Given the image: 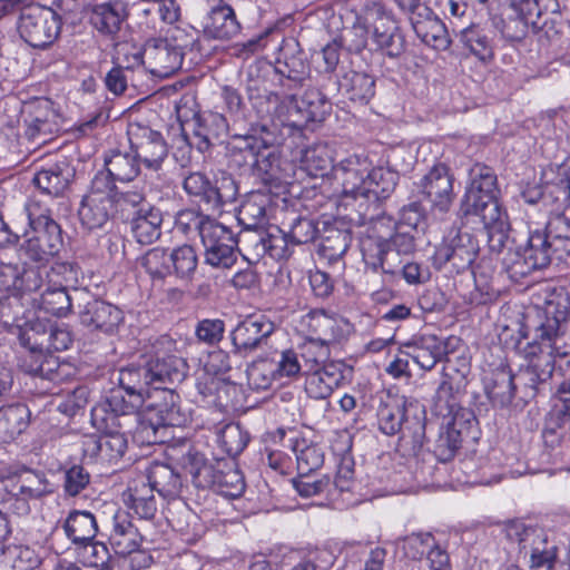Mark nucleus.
I'll use <instances>...</instances> for the list:
<instances>
[{
  "mask_svg": "<svg viewBox=\"0 0 570 570\" xmlns=\"http://www.w3.org/2000/svg\"><path fill=\"white\" fill-rule=\"evenodd\" d=\"M63 530L66 535L77 544L90 542L97 534V521L88 511L75 510L69 513Z\"/></svg>",
  "mask_w": 570,
  "mask_h": 570,
  "instance_id": "39",
  "label": "nucleus"
},
{
  "mask_svg": "<svg viewBox=\"0 0 570 570\" xmlns=\"http://www.w3.org/2000/svg\"><path fill=\"white\" fill-rule=\"evenodd\" d=\"M247 379L250 386L257 390H266L273 382L279 381L276 376L272 361L258 360L247 368Z\"/></svg>",
  "mask_w": 570,
  "mask_h": 570,
  "instance_id": "59",
  "label": "nucleus"
},
{
  "mask_svg": "<svg viewBox=\"0 0 570 570\" xmlns=\"http://www.w3.org/2000/svg\"><path fill=\"white\" fill-rule=\"evenodd\" d=\"M138 264L151 277H165L171 275L169 253L160 247L149 249L146 254L138 258Z\"/></svg>",
  "mask_w": 570,
  "mask_h": 570,
  "instance_id": "55",
  "label": "nucleus"
},
{
  "mask_svg": "<svg viewBox=\"0 0 570 570\" xmlns=\"http://www.w3.org/2000/svg\"><path fill=\"white\" fill-rule=\"evenodd\" d=\"M554 426H561L570 421V382L563 381L552 397V407L549 413Z\"/></svg>",
  "mask_w": 570,
  "mask_h": 570,
  "instance_id": "60",
  "label": "nucleus"
},
{
  "mask_svg": "<svg viewBox=\"0 0 570 570\" xmlns=\"http://www.w3.org/2000/svg\"><path fill=\"white\" fill-rule=\"evenodd\" d=\"M343 379L340 365L328 363L320 368L306 372L305 391L311 397L323 400L328 397L338 387Z\"/></svg>",
  "mask_w": 570,
  "mask_h": 570,
  "instance_id": "29",
  "label": "nucleus"
},
{
  "mask_svg": "<svg viewBox=\"0 0 570 570\" xmlns=\"http://www.w3.org/2000/svg\"><path fill=\"white\" fill-rule=\"evenodd\" d=\"M23 114L27 115L26 135L29 139H38L48 136L56 128V114L49 99L38 98L24 105Z\"/></svg>",
  "mask_w": 570,
  "mask_h": 570,
  "instance_id": "24",
  "label": "nucleus"
},
{
  "mask_svg": "<svg viewBox=\"0 0 570 570\" xmlns=\"http://www.w3.org/2000/svg\"><path fill=\"white\" fill-rule=\"evenodd\" d=\"M114 183L108 175L98 171L83 196L78 215L88 229L102 227L115 214Z\"/></svg>",
  "mask_w": 570,
  "mask_h": 570,
  "instance_id": "9",
  "label": "nucleus"
},
{
  "mask_svg": "<svg viewBox=\"0 0 570 570\" xmlns=\"http://www.w3.org/2000/svg\"><path fill=\"white\" fill-rule=\"evenodd\" d=\"M274 332V324L263 315L245 318L233 330L232 343L235 353L247 355L258 348Z\"/></svg>",
  "mask_w": 570,
  "mask_h": 570,
  "instance_id": "18",
  "label": "nucleus"
},
{
  "mask_svg": "<svg viewBox=\"0 0 570 570\" xmlns=\"http://www.w3.org/2000/svg\"><path fill=\"white\" fill-rule=\"evenodd\" d=\"M389 243L383 235L377 237L368 236L361 242V252L365 265L372 271L381 269L386 275H395L399 269L397 263L390 262L392 256Z\"/></svg>",
  "mask_w": 570,
  "mask_h": 570,
  "instance_id": "30",
  "label": "nucleus"
},
{
  "mask_svg": "<svg viewBox=\"0 0 570 570\" xmlns=\"http://www.w3.org/2000/svg\"><path fill=\"white\" fill-rule=\"evenodd\" d=\"M58 277L59 274L53 269L51 272L42 269V286L39 295L31 297V302L48 314L65 317L70 313L72 304L67 287L57 279Z\"/></svg>",
  "mask_w": 570,
  "mask_h": 570,
  "instance_id": "16",
  "label": "nucleus"
},
{
  "mask_svg": "<svg viewBox=\"0 0 570 570\" xmlns=\"http://www.w3.org/2000/svg\"><path fill=\"white\" fill-rule=\"evenodd\" d=\"M446 354L443 342L434 335L423 336L409 353L410 357L423 370H432Z\"/></svg>",
  "mask_w": 570,
  "mask_h": 570,
  "instance_id": "45",
  "label": "nucleus"
},
{
  "mask_svg": "<svg viewBox=\"0 0 570 570\" xmlns=\"http://www.w3.org/2000/svg\"><path fill=\"white\" fill-rule=\"evenodd\" d=\"M298 101L304 109V116L307 117L309 121L321 119L330 108V102L317 89L306 90Z\"/></svg>",
  "mask_w": 570,
  "mask_h": 570,
  "instance_id": "64",
  "label": "nucleus"
},
{
  "mask_svg": "<svg viewBox=\"0 0 570 570\" xmlns=\"http://www.w3.org/2000/svg\"><path fill=\"white\" fill-rule=\"evenodd\" d=\"M29 228L24 230L22 248L35 261H42L59 253L62 235L51 210L40 199L30 198L24 205Z\"/></svg>",
  "mask_w": 570,
  "mask_h": 570,
  "instance_id": "3",
  "label": "nucleus"
},
{
  "mask_svg": "<svg viewBox=\"0 0 570 570\" xmlns=\"http://www.w3.org/2000/svg\"><path fill=\"white\" fill-rule=\"evenodd\" d=\"M454 177L444 164H436L415 184L432 212L446 213L454 199Z\"/></svg>",
  "mask_w": 570,
  "mask_h": 570,
  "instance_id": "10",
  "label": "nucleus"
},
{
  "mask_svg": "<svg viewBox=\"0 0 570 570\" xmlns=\"http://www.w3.org/2000/svg\"><path fill=\"white\" fill-rule=\"evenodd\" d=\"M194 225L205 248V262L214 267L229 268L236 262L237 240L233 232L217 220L196 215Z\"/></svg>",
  "mask_w": 570,
  "mask_h": 570,
  "instance_id": "8",
  "label": "nucleus"
},
{
  "mask_svg": "<svg viewBox=\"0 0 570 570\" xmlns=\"http://www.w3.org/2000/svg\"><path fill=\"white\" fill-rule=\"evenodd\" d=\"M210 488L225 498L235 499L243 494L245 482L235 465H227L224 470L214 472V482Z\"/></svg>",
  "mask_w": 570,
  "mask_h": 570,
  "instance_id": "50",
  "label": "nucleus"
},
{
  "mask_svg": "<svg viewBox=\"0 0 570 570\" xmlns=\"http://www.w3.org/2000/svg\"><path fill=\"white\" fill-rule=\"evenodd\" d=\"M410 21L416 36L428 46L444 50L450 45L444 23L424 6L410 13Z\"/></svg>",
  "mask_w": 570,
  "mask_h": 570,
  "instance_id": "22",
  "label": "nucleus"
},
{
  "mask_svg": "<svg viewBox=\"0 0 570 570\" xmlns=\"http://www.w3.org/2000/svg\"><path fill=\"white\" fill-rule=\"evenodd\" d=\"M470 176L460 210L463 216L480 218L488 233L490 249L500 253L505 246L510 224L499 203L497 176L491 168L481 165H475Z\"/></svg>",
  "mask_w": 570,
  "mask_h": 570,
  "instance_id": "1",
  "label": "nucleus"
},
{
  "mask_svg": "<svg viewBox=\"0 0 570 570\" xmlns=\"http://www.w3.org/2000/svg\"><path fill=\"white\" fill-rule=\"evenodd\" d=\"M512 14L504 20L502 33L512 41H519L525 37L529 29V17L538 10V0H510Z\"/></svg>",
  "mask_w": 570,
  "mask_h": 570,
  "instance_id": "33",
  "label": "nucleus"
},
{
  "mask_svg": "<svg viewBox=\"0 0 570 570\" xmlns=\"http://www.w3.org/2000/svg\"><path fill=\"white\" fill-rule=\"evenodd\" d=\"M547 321L537 328L535 340L529 342L523 350L529 368L541 382L551 377L557 356H563L557 347L560 322L566 318V309H556L551 301L546 303Z\"/></svg>",
  "mask_w": 570,
  "mask_h": 570,
  "instance_id": "4",
  "label": "nucleus"
},
{
  "mask_svg": "<svg viewBox=\"0 0 570 570\" xmlns=\"http://www.w3.org/2000/svg\"><path fill=\"white\" fill-rule=\"evenodd\" d=\"M334 154L327 144H315L307 147L301 157V169L311 177H326L334 173Z\"/></svg>",
  "mask_w": 570,
  "mask_h": 570,
  "instance_id": "37",
  "label": "nucleus"
},
{
  "mask_svg": "<svg viewBox=\"0 0 570 570\" xmlns=\"http://www.w3.org/2000/svg\"><path fill=\"white\" fill-rule=\"evenodd\" d=\"M209 10L204 19V32L215 39H230L239 33L234 9L224 0H207Z\"/></svg>",
  "mask_w": 570,
  "mask_h": 570,
  "instance_id": "21",
  "label": "nucleus"
},
{
  "mask_svg": "<svg viewBox=\"0 0 570 570\" xmlns=\"http://www.w3.org/2000/svg\"><path fill=\"white\" fill-rule=\"evenodd\" d=\"M146 481L165 499L177 497L181 487L179 474L168 464L159 462L150 465Z\"/></svg>",
  "mask_w": 570,
  "mask_h": 570,
  "instance_id": "40",
  "label": "nucleus"
},
{
  "mask_svg": "<svg viewBox=\"0 0 570 570\" xmlns=\"http://www.w3.org/2000/svg\"><path fill=\"white\" fill-rule=\"evenodd\" d=\"M30 423V411L23 404L0 409V434L12 440L20 435Z\"/></svg>",
  "mask_w": 570,
  "mask_h": 570,
  "instance_id": "46",
  "label": "nucleus"
},
{
  "mask_svg": "<svg viewBox=\"0 0 570 570\" xmlns=\"http://www.w3.org/2000/svg\"><path fill=\"white\" fill-rule=\"evenodd\" d=\"M178 362L173 356L163 360H150L145 366V384L151 385L156 393L167 394V389L164 385L173 383L180 377V372L177 368Z\"/></svg>",
  "mask_w": 570,
  "mask_h": 570,
  "instance_id": "36",
  "label": "nucleus"
},
{
  "mask_svg": "<svg viewBox=\"0 0 570 570\" xmlns=\"http://www.w3.org/2000/svg\"><path fill=\"white\" fill-rule=\"evenodd\" d=\"M552 178L547 181L543 199H551L556 210H564L570 205V158L551 168Z\"/></svg>",
  "mask_w": 570,
  "mask_h": 570,
  "instance_id": "35",
  "label": "nucleus"
},
{
  "mask_svg": "<svg viewBox=\"0 0 570 570\" xmlns=\"http://www.w3.org/2000/svg\"><path fill=\"white\" fill-rule=\"evenodd\" d=\"M294 451L299 474H309L324 463V451L317 444L307 443L306 440L296 441Z\"/></svg>",
  "mask_w": 570,
  "mask_h": 570,
  "instance_id": "54",
  "label": "nucleus"
},
{
  "mask_svg": "<svg viewBox=\"0 0 570 570\" xmlns=\"http://www.w3.org/2000/svg\"><path fill=\"white\" fill-rule=\"evenodd\" d=\"M106 175L109 179L119 181H130L139 174V163L135 154L112 153L105 160Z\"/></svg>",
  "mask_w": 570,
  "mask_h": 570,
  "instance_id": "48",
  "label": "nucleus"
},
{
  "mask_svg": "<svg viewBox=\"0 0 570 570\" xmlns=\"http://www.w3.org/2000/svg\"><path fill=\"white\" fill-rule=\"evenodd\" d=\"M185 469L191 475L196 487L205 489L213 485L215 470L203 454L189 453Z\"/></svg>",
  "mask_w": 570,
  "mask_h": 570,
  "instance_id": "57",
  "label": "nucleus"
},
{
  "mask_svg": "<svg viewBox=\"0 0 570 570\" xmlns=\"http://www.w3.org/2000/svg\"><path fill=\"white\" fill-rule=\"evenodd\" d=\"M129 389L130 392L124 391L122 387L112 390L105 402L92 407V424L97 429H101L107 422L112 425L117 424L120 415L136 414L138 417L136 436L148 444L163 442L158 432L169 424L163 414V407L155 403H147L142 396L141 385H130Z\"/></svg>",
  "mask_w": 570,
  "mask_h": 570,
  "instance_id": "2",
  "label": "nucleus"
},
{
  "mask_svg": "<svg viewBox=\"0 0 570 570\" xmlns=\"http://www.w3.org/2000/svg\"><path fill=\"white\" fill-rule=\"evenodd\" d=\"M122 321V312L104 301H92L86 305L81 314V323L86 326L112 332Z\"/></svg>",
  "mask_w": 570,
  "mask_h": 570,
  "instance_id": "34",
  "label": "nucleus"
},
{
  "mask_svg": "<svg viewBox=\"0 0 570 570\" xmlns=\"http://www.w3.org/2000/svg\"><path fill=\"white\" fill-rule=\"evenodd\" d=\"M12 491L22 499H38L50 493L51 488L43 473L26 470L18 474Z\"/></svg>",
  "mask_w": 570,
  "mask_h": 570,
  "instance_id": "47",
  "label": "nucleus"
},
{
  "mask_svg": "<svg viewBox=\"0 0 570 570\" xmlns=\"http://www.w3.org/2000/svg\"><path fill=\"white\" fill-rule=\"evenodd\" d=\"M183 187L189 196L198 198L212 209L232 203L237 195V186L233 178L223 177L219 183L213 185L205 174L198 171L186 176Z\"/></svg>",
  "mask_w": 570,
  "mask_h": 570,
  "instance_id": "13",
  "label": "nucleus"
},
{
  "mask_svg": "<svg viewBox=\"0 0 570 570\" xmlns=\"http://www.w3.org/2000/svg\"><path fill=\"white\" fill-rule=\"evenodd\" d=\"M128 18V7L122 0L94 4L89 10V22L95 30L107 37L116 36Z\"/></svg>",
  "mask_w": 570,
  "mask_h": 570,
  "instance_id": "23",
  "label": "nucleus"
},
{
  "mask_svg": "<svg viewBox=\"0 0 570 570\" xmlns=\"http://www.w3.org/2000/svg\"><path fill=\"white\" fill-rule=\"evenodd\" d=\"M478 252V242L470 233L451 230L434 253V265L442 268L450 263L456 272H461L471 266Z\"/></svg>",
  "mask_w": 570,
  "mask_h": 570,
  "instance_id": "12",
  "label": "nucleus"
},
{
  "mask_svg": "<svg viewBox=\"0 0 570 570\" xmlns=\"http://www.w3.org/2000/svg\"><path fill=\"white\" fill-rule=\"evenodd\" d=\"M396 173L383 167L368 169L361 197L386 198L395 188Z\"/></svg>",
  "mask_w": 570,
  "mask_h": 570,
  "instance_id": "43",
  "label": "nucleus"
},
{
  "mask_svg": "<svg viewBox=\"0 0 570 570\" xmlns=\"http://www.w3.org/2000/svg\"><path fill=\"white\" fill-rule=\"evenodd\" d=\"M59 30V20L52 11L31 7L20 16L18 31L31 47L45 48L51 45Z\"/></svg>",
  "mask_w": 570,
  "mask_h": 570,
  "instance_id": "11",
  "label": "nucleus"
},
{
  "mask_svg": "<svg viewBox=\"0 0 570 570\" xmlns=\"http://www.w3.org/2000/svg\"><path fill=\"white\" fill-rule=\"evenodd\" d=\"M227 131L226 118L214 111H205L194 116V134L199 138L198 148L208 147L210 140Z\"/></svg>",
  "mask_w": 570,
  "mask_h": 570,
  "instance_id": "41",
  "label": "nucleus"
},
{
  "mask_svg": "<svg viewBox=\"0 0 570 570\" xmlns=\"http://www.w3.org/2000/svg\"><path fill=\"white\" fill-rule=\"evenodd\" d=\"M330 344L315 338L306 337L299 346V356L304 360L307 371L320 368L318 365L324 363L330 356Z\"/></svg>",
  "mask_w": 570,
  "mask_h": 570,
  "instance_id": "63",
  "label": "nucleus"
},
{
  "mask_svg": "<svg viewBox=\"0 0 570 570\" xmlns=\"http://www.w3.org/2000/svg\"><path fill=\"white\" fill-rule=\"evenodd\" d=\"M254 166L262 179L267 184H289L294 175V166L274 151L265 147L255 154Z\"/></svg>",
  "mask_w": 570,
  "mask_h": 570,
  "instance_id": "28",
  "label": "nucleus"
},
{
  "mask_svg": "<svg viewBox=\"0 0 570 570\" xmlns=\"http://www.w3.org/2000/svg\"><path fill=\"white\" fill-rule=\"evenodd\" d=\"M135 155L146 167L158 169L167 156V145L159 132L142 129V135L136 141L131 140Z\"/></svg>",
  "mask_w": 570,
  "mask_h": 570,
  "instance_id": "32",
  "label": "nucleus"
},
{
  "mask_svg": "<svg viewBox=\"0 0 570 570\" xmlns=\"http://www.w3.org/2000/svg\"><path fill=\"white\" fill-rule=\"evenodd\" d=\"M515 258L511 259L508 268L512 276H527L535 269L547 267L552 261L548 237L543 230L529 234L527 243L517 248Z\"/></svg>",
  "mask_w": 570,
  "mask_h": 570,
  "instance_id": "14",
  "label": "nucleus"
},
{
  "mask_svg": "<svg viewBox=\"0 0 570 570\" xmlns=\"http://www.w3.org/2000/svg\"><path fill=\"white\" fill-rule=\"evenodd\" d=\"M434 411L443 419L442 439L451 450H456L464 436L470 433L475 419L470 411L458 405L452 383L446 377L441 381L436 390Z\"/></svg>",
  "mask_w": 570,
  "mask_h": 570,
  "instance_id": "6",
  "label": "nucleus"
},
{
  "mask_svg": "<svg viewBox=\"0 0 570 570\" xmlns=\"http://www.w3.org/2000/svg\"><path fill=\"white\" fill-rule=\"evenodd\" d=\"M154 488L145 476L134 479L122 493L125 505L132 510L140 519H153L157 512V501Z\"/></svg>",
  "mask_w": 570,
  "mask_h": 570,
  "instance_id": "27",
  "label": "nucleus"
},
{
  "mask_svg": "<svg viewBox=\"0 0 570 570\" xmlns=\"http://www.w3.org/2000/svg\"><path fill=\"white\" fill-rule=\"evenodd\" d=\"M47 330L42 322L31 321L19 326L18 337L22 346L32 353H42L46 346Z\"/></svg>",
  "mask_w": 570,
  "mask_h": 570,
  "instance_id": "58",
  "label": "nucleus"
},
{
  "mask_svg": "<svg viewBox=\"0 0 570 570\" xmlns=\"http://www.w3.org/2000/svg\"><path fill=\"white\" fill-rule=\"evenodd\" d=\"M109 540L116 553L120 556L140 548L142 537L132 524L129 514L124 510L115 509Z\"/></svg>",
  "mask_w": 570,
  "mask_h": 570,
  "instance_id": "25",
  "label": "nucleus"
},
{
  "mask_svg": "<svg viewBox=\"0 0 570 570\" xmlns=\"http://www.w3.org/2000/svg\"><path fill=\"white\" fill-rule=\"evenodd\" d=\"M269 102L275 105L273 121L275 126L289 127L293 129L302 128L307 120L304 116V109L297 98L286 96L279 100L278 96L269 97Z\"/></svg>",
  "mask_w": 570,
  "mask_h": 570,
  "instance_id": "38",
  "label": "nucleus"
},
{
  "mask_svg": "<svg viewBox=\"0 0 570 570\" xmlns=\"http://www.w3.org/2000/svg\"><path fill=\"white\" fill-rule=\"evenodd\" d=\"M171 274L181 279H190L195 274L198 257L193 246L183 245L169 253Z\"/></svg>",
  "mask_w": 570,
  "mask_h": 570,
  "instance_id": "53",
  "label": "nucleus"
},
{
  "mask_svg": "<svg viewBox=\"0 0 570 570\" xmlns=\"http://www.w3.org/2000/svg\"><path fill=\"white\" fill-rule=\"evenodd\" d=\"M354 484V461L343 455L338 463L333 482L330 481L328 502L336 503L341 495L352 490Z\"/></svg>",
  "mask_w": 570,
  "mask_h": 570,
  "instance_id": "51",
  "label": "nucleus"
},
{
  "mask_svg": "<svg viewBox=\"0 0 570 570\" xmlns=\"http://www.w3.org/2000/svg\"><path fill=\"white\" fill-rule=\"evenodd\" d=\"M366 20L373 28V40L381 49L391 47L396 29L393 17L380 4L374 3L366 13Z\"/></svg>",
  "mask_w": 570,
  "mask_h": 570,
  "instance_id": "42",
  "label": "nucleus"
},
{
  "mask_svg": "<svg viewBox=\"0 0 570 570\" xmlns=\"http://www.w3.org/2000/svg\"><path fill=\"white\" fill-rule=\"evenodd\" d=\"M306 328L307 337L318 340L331 344L340 341L344 336L345 322L333 317L324 311H312L306 314L301 322Z\"/></svg>",
  "mask_w": 570,
  "mask_h": 570,
  "instance_id": "26",
  "label": "nucleus"
},
{
  "mask_svg": "<svg viewBox=\"0 0 570 570\" xmlns=\"http://www.w3.org/2000/svg\"><path fill=\"white\" fill-rule=\"evenodd\" d=\"M183 57L181 48L166 39H153L145 45V68L158 78L174 75L181 67Z\"/></svg>",
  "mask_w": 570,
  "mask_h": 570,
  "instance_id": "15",
  "label": "nucleus"
},
{
  "mask_svg": "<svg viewBox=\"0 0 570 570\" xmlns=\"http://www.w3.org/2000/svg\"><path fill=\"white\" fill-rule=\"evenodd\" d=\"M341 87L353 101L366 104L374 96L375 81L364 72L350 71L341 82Z\"/></svg>",
  "mask_w": 570,
  "mask_h": 570,
  "instance_id": "49",
  "label": "nucleus"
},
{
  "mask_svg": "<svg viewBox=\"0 0 570 570\" xmlns=\"http://www.w3.org/2000/svg\"><path fill=\"white\" fill-rule=\"evenodd\" d=\"M41 286V268L30 267L21 269L12 264L0 265V287L9 295L23 299L39 291Z\"/></svg>",
  "mask_w": 570,
  "mask_h": 570,
  "instance_id": "17",
  "label": "nucleus"
},
{
  "mask_svg": "<svg viewBox=\"0 0 570 570\" xmlns=\"http://www.w3.org/2000/svg\"><path fill=\"white\" fill-rule=\"evenodd\" d=\"M371 161L366 157L350 156L334 168L333 178L341 186L338 190L343 196L361 197Z\"/></svg>",
  "mask_w": 570,
  "mask_h": 570,
  "instance_id": "19",
  "label": "nucleus"
},
{
  "mask_svg": "<svg viewBox=\"0 0 570 570\" xmlns=\"http://www.w3.org/2000/svg\"><path fill=\"white\" fill-rule=\"evenodd\" d=\"M120 428V422L115 425L110 422L104 423L99 429L101 431L99 436L92 435L86 440V453L108 461L121 458L127 449V438Z\"/></svg>",
  "mask_w": 570,
  "mask_h": 570,
  "instance_id": "20",
  "label": "nucleus"
},
{
  "mask_svg": "<svg viewBox=\"0 0 570 570\" xmlns=\"http://www.w3.org/2000/svg\"><path fill=\"white\" fill-rule=\"evenodd\" d=\"M507 538L518 543L520 553L529 558L531 569L551 570L558 559V547L540 528L513 521L505 527Z\"/></svg>",
  "mask_w": 570,
  "mask_h": 570,
  "instance_id": "7",
  "label": "nucleus"
},
{
  "mask_svg": "<svg viewBox=\"0 0 570 570\" xmlns=\"http://www.w3.org/2000/svg\"><path fill=\"white\" fill-rule=\"evenodd\" d=\"M249 441L247 432L239 424L229 423L218 434V442L224 451L232 456L240 454Z\"/></svg>",
  "mask_w": 570,
  "mask_h": 570,
  "instance_id": "56",
  "label": "nucleus"
},
{
  "mask_svg": "<svg viewBox=\"0 0 570 570\" xmlns=\"http://www.w3.org/2000/svg\"><path fill=\"white\" fill-rule=\"evenodd\" d=\"M115 59L120 68L135 69L145 67V47L137 43L124 41L115 46Z\"/></svg>",
  "mask_w": 570,
  "mask_h": 570,
  "instance_id": "61",
  "label": "nucleus"
},
{
  "mask_svg": "<svg viewBox=\"0 0 570 570\" xmlns=\"http://www.w3.org/2000/svg\"><path fill=\"white\" fill-rule=\"evenodd\" d=\"M161 224V212L150 205H142L134 213L131 232L138 243L148 245L159 238Z\"/></svg>",
  "mask_w": 570,
  "mask_h": 570,
  "instance_id": "31",
  "label": "nucleus"
},
{
  "mask_svg": "<svg viewBox=\"0 0 570 570\" xmlns=\"http://www.w3.org/2000/svg\"><path fill=\"white\" fill-rule=\"evenodd\" d=\"M269 197L262 191L250 193L242 203L238 210V220L246 228H257L266 222V208Z\"/></svg>",
  "mask_w": 570,
  "mask_h": 570,
  "instance_id": "44",
  "label": "nucleus"
},
{
  "mask_svg": "<svg viewBox=\"0 0 570 570\" xmlns=\"http://www.w3.org/2000/svg\"><path fill=\"white\" fill-rule=\"evenodd\" d=\"M293 485L303 498L324 495L328 501L330 478L326 475L315 478L308 474H299L297 479L293 480Z\"/></svg>",
  "mask_w": 570,
  "mask_h": 570,
  "instance_id": "62",
  "label": "nucleus"
},
{
  "mask_svg": "<svg viewBox=\"0 0 570 570\" xmlns=\"http://www.w3.org/2000/svg\"><path fill=\"white\" fill-rule=\"evenodd\" d=\"M409 399L404 395H387L377 410L379 430L385 435H400L401 446L415 453L423 443L424 425L421 421H405Z\"/></svg>",
  "mask_w": 570,
  "mask_h": 570,
  "instance_id": "5",
  "label": "nucleus"
},
{
  "mask_svg": "<svg viewBox=\"0 0 570 570\" xmlns=\"http://www.w3.org/2000/svg\"><path fill=\"white\" fill-rule=\"evenodd\" d=\"M33 183L43 193L57 196L67 188L69 178L60 165L53 164L48 168L38 170L33 177Z\"/></svg>",
  "mask_w": 570,
  "mask_h": 570,
  "instance_id": "52",
  "label": "nucleus"
}]
</instances>
